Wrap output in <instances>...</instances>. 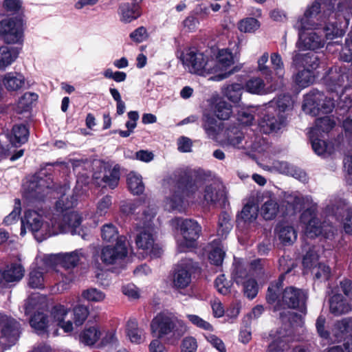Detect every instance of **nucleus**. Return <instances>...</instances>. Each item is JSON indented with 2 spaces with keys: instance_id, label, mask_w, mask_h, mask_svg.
<instances>
[{
  "instance_id": "e2e57ef3",
  "label": "nucleus",
  "mask_w": 352,
  "mask_h": 352,
  "mask_svg": "<svg viewBox=\"0 0 352 352\" xmlns=\"http://www.w3.org/2000/svg\"><path fill=\"white\" fill-rule=\"evenodd\" d=\"M270 144L267 140L260 135H256L253 142L248 146L252 152L258 153L268 152Z\"/></svg>"
},
{
  "instance_id": "4c0bfd02",
  "label": "nucleus",
  "mask_w": 352,
  "mask_h": 352,
  "mask_svg": "<svg viewBox=\"0 0 352 352\" xmlns=\"http://www.w3.org/2000/svg\"><path fill=\"white\" fill-rule=\"evenodd\" d=\"M287 331L282 329L272 333L270 335L272 338V342L269 345L270 352H285L287 341Z\"/></svg>"
},
{
  "instance_id": "864d4df0",
  "label": "nucleus",
  "mask_w": 352,
  "mask_h": 352,
  "mask_svg": "<svg viewBox=\"0 0 352 352\" xmlns=\"http://www.w3.org/2000/svg\"><path fill=\"white\" fill-rule=\"evenodd\" d=\"M38 100V95L33 92H26L20 98L17 104V111L19 113L28 111L33 103Z\"/></svg>"
},
{
  "instance_id": "69168bd1",
  "label": "nucleus",
  "mask_w": 352,
  "mask_h": 352,
  "mask_svg": "<svg viewBox=\"0 0 352 352\" xmlns=\"http://www.w3.org/2000/svg\"><path fill=\"white\" fill-rule=\"evenodd\" d=\"M349 320L346 318L336 322L333 329L335 341H340L344 337L349 328Z\"/></svg>"
},
{
  "instance_id": "8fccbe9b",
  "label": "nucleus",
  "mask_w": 352,
  "mask_h": 352,
  "mask_svg": "<svg viewBox=\"0 0 352 352\" xmlns=\"http://www.w3.org/2000/svg\"><path fill=\"white\" fill-rule=\"evenodd\" d=\"M243 85L239 83H233L223 87V95L232 102H238L241 100Z\"/></svg>"
},
{
  "instance_id": "4be33fe9",
  "label": "nucleus",
  "mask_w": 352,
  "mask_h": 352,
  "mask_svg": "<svg viewBox=\"0 0 352 352\" xmlns=\"http://www.w3.org/2000/svg\"><path fill=\"white\" fill-rule=\"evenodd\" d=\"M191 259L182 260L177 265L173 276L174 286L179 289L186 288L191 282V274L196 268Z\"/></svg>"
},
{
  "instance_id": "052dcab7",
  "label": "nucleus",
  "mask_w": 352,
  "mask_h": 352,
  "mask_svg": "<svg viewBox=\"0 0 352 352\" xmlns=\"http://www.w3.org/2000/svg\"><path fill=\"white\" fill-rule=\"evenodd\" d=\"M257 216L258 208L251 203L245 204L239 214L241 219H242L245 222L249 223L255 221Z\"/></svg>"
},
{
  "instance_id": "13d9d810",
  "label": "nucleus",
  "mask_w": 352,
  "mask_h": 352,
  "mask_svg": "<svg viewBox=\"0 0 352 352\" xmlns=\"http://www.w3.org/2000/svg\"><path fill=\"white\" fill-rule=\"evenodd\" d=\"M269 54L264 52L257 60V69L263 75L267 82L272 78V70L267 65Z\"/></svg>"
},
{
  "instance_id": "f3484780",
  "label": "nucleus",
  "mask_w": 352,
  "mask_h": 352,
  "mask_svg": "<svg viewBox=\"0 0 352 352\" xmlns=\"http://www.w3.org/2000/svg\"><path fill=\"white\" fill-rule=\"evenodd\" d=\"M135 243L139 249L143 250L151 257L157 258L162 254V250L155 243L154 228L148 225L147 227L140 226L135 237Z\"/></svg>"
},
{
  "instance_id": "ddd939ff",
  "label": "nucleus",
  "mask_w": 352,
  "mask_h": 352,
  "mask_svg": "<svg viewBox=\"0 0 352 352\" xmlns=\"http://www.w3.org/2000/svg\"><path fill=\"white\" fill-rule=\"evenodd\" d=\"M262 271V264L261 260H255L252 261L250 267V273L248 274L245 270L236 269L234 273V278L235 282L243 286L245 295L250 298H254L258 293V285L256 281L252 278L251 276H257Z\"/></svg>"
},
{
  "instance_id": "7ed1b4c3",
  "label": "nucleus",
  "mask_w": 352,
  "mask_h": 352,
  "mask_svg": "<svg viewBox=\"0 0 352 352\" xmlns=\"http://www.w3.org/2000/svg\"><path fill=\"white\" fill-rule=\"evenodd\" d=\"M317 3L308 5L303 13L299 16L294 28L298 31L296 47L300 50L316 52L323 48L326 42L322 32L318 29L319 23L316 21V16L319 12Z\"/></svg>"
},
{
  "instance_id": "a19ab883",
  "label": "nucleus",
  "mask_w": 352,
  "mask_h": 352,
  "mask_svg": "<svg viewBox=\"0 0 352 352\" xmlns=\"http://www.w3.org/2000/svg\"><path fill=\"white\" fill-rule=\"evenodd\" d=\"M337 8L335 9V4L331 11L337 14V17L342 18L345 22V26L349 24L350 17L352 16V0H336Z\"/></svg>"
},
{
  "instance_id": "2eb2a0df",
  "label": "nucleus",
  "mask_w": 352,
  "mask_h": 352,
  "mask_svg": "<svg viewBox=\"0 0 352 352\" xmlns=\"http://www.w3.org/2000/svg\"><path fill=\"white\" fill-rule=\"evenodd\" d=\"M24 21L21 16L5 19L0 21V35L11 44H21L23 41Z\"/></svg>"
},
{
  "instance_id": "f8f14e48",
  "label": "nucleus",
  "mask_w": 352,
  "mask_h": 352,
  "mask_svg": "<svg viewBox=\"0 0 352 352\" xmlns=\"http://www.w3.org/2000/svg\"><path fill=\"white\" fill-rule=\"evenodd\" d=\"M317 204L307 208L302 214L300 220L304 225L305 234L308 238H315L320 234L329 238L333 234L331 226L322 225L316 214Z\"/></svg>"
},
{
  "instance_id": "473e14b6",
  "label": "nucleus",
  "mask_w": 352,
  "mask_h": 352,
  "mask_svg": "<svg viewBox=\"0 0 352 352\" xmlns=\"http://www.w3.org/2000/svg\"><path fill=\"white\" fill-rule=\"evenodd\" d=\"M47 266L43 260V265L34 267L31 269L28 278V285L33 289H43L45 287L44 273L46 270L43 265Z\"/></svg>"
},
{
  "instance_id": "72a5a7b5",
  "label": "nucleus",
  "mask_w": 352,
  "mask_h": 352,
  "mask_svg": "<svg viewBox=\"0 0 352 352\" xmlns=\"http://www.w3.org/2000/svg\"><path fill=\"white\" fill-rule=\"evenodd\" d=\"M19 50L16 47L3 45L0 47V70H5L18 58Z\"/></svg>"
},
{
  "instance_id": "603ef678",
  "label": "nucleus",
  "mask_w": 352,
  "mask_h": 352,
  "mask_svg": "<svg viewBox=\"0 0 352 352\" xmlns=\"http://www.w3.org/2000/svg\"><path fill=\"white\" fill-rule=\"evenodd\" d=\"M47 307L46 298L39 294L30 297L25 303V313L30 314L34 309H43Z\"/></svg>"
},
{
  "instance_id": "b1692460",
  "label": "nucleus",
  "mask_w": 352,
  "mask_h": 352,
  "mask_svg": "<svg viewBox=\"0 0 352 352\" xmlns=\"http://www.w3.org/2000/svg\"><path fill=\"white\" fill-rule=\"evenodd\" d=\"M52 180L50 177L45 179L34 177L28 185V197L35 199H42L52 192Z\"/></svg>"
},
{
  "instance_id": "f704fd0d",
  "label": "nucleus",
  "mask_w": 352,
  "mask_h": 352,
  "mask_svg": "<svg viewBox=\"0 0 352 352\" xmlns=\"http://www.w3.org/2000/svg\"><path fill=\"white\" fill-rule=\"evenodd\" d=\"M274 171L292 175L302 182H307L308 179L307 174L303 170L290 165L286 162L276 160Z\"/></svg>"
},
{
  "instance_id": "680f3d73",
  "label": "nucleus",
  "mask_w": 352,
  "mask_h": 352,
  "mask_svg": "<svg viewBox=\"0 0 352 352\" xmlns=\"http://www.w3.org/2000/svg\"><path fill=\"white\" fill-rule=\"evenodd\" d=\"M260 28L259 21L252 17L246 18L241 20L238 24V28L243 32H254Z\"/></svg>"
},
{
  "instance_id": "dca6fc26",
  "label": "nucleus",
  "mask_w": 352,
  "mask_h": 352,
  "mask_svg": "<svg viewBox=\"0 0 352 352\" xmlns=\"http://www.w3.org/2000/svg\"><path fill=\"white\" fill-rule=\"evenodd\" d=\"M20 336V325L14 318L0 314V346L6 349L14 345Z\"/></svg>"
},
{
  "instance_id": "6ab92c4d",
  "label": "nucleus",
  "mask_w": 352,
  "mask_h": 352,
  "mask_svg": "<svg viewBox=\"0 0 352 352\" xmlns=\"http://www.w3.org/2000/svg\"><path fill=\"white\" fill-rule=\"evenodd\" d=\"M53 221L54 235L67 232H71L74 234L76 233V229L81 223L82 217L72 209L61 215L53 217Z\"/></svg>"
},
{
  "instance_id": "de8ad7c7",
  "label": "nucleus",
  "mask_w": 352,
  "mask_h": 352,
  "mask_svg": "<svg viewBox=\"0 0 352 352\" xmlns=\"http://www.w3.org/2000/svg\"><path fill=\"white\" fill-rule=\"evenodd\" d=\"M101 236L102 239L107 242L118 241L122 238L123 243H125V238L119 236L117 228L112 223H107L102 227Z\"/></svg>"
},
{
  "instance_id": "6e6d98bb",
  "label": "nucleus",
  "mask_w": 352,
  "mask_h": 352,
  "mask_svg": "<svg viewBox=\"0 0 352 352\" xmlns=\"http://www.w3.org/2000/svg\"><path fill=\"white\" fill-rule=\"evenodd\" d=\"M270 60L275 76L279 79H283L285 71L281 56L277 52L272 53L270 56Z\"/></svg>"
},
{
  "instance_id": "58836bf2",
  "label": "nucleus",
  "mask_w": 352,
  "mask_h": 352,
  "mask_svg": "<svg viewBox=\"0 0 352 352\" xmlns=\"http://www.w3.org/2000/svg\"><path fill=\"white\" fill-rule=\"evenodd\" d=\"M245 89L251 94L265 95L272 91L265 86L264 80L259 77H253L249 79L245 85Z\"/></svg>"
},
{
  "instance_id": "5fc2aeb1",
  "label": "nucleus",
  "mask_w": 352,
  "mask_h": 352,
  "mask_svg": "<svg viewBox=\"0 0 352 352\" xmlns=\"http://www.w3.org/2000/svg\"><path fill=\"white\" fill-rule=\"evenodd\" d=\"M252 159L263 169L273 172L276 160L274 155H252Z\"/></svg>"
},
{
  "instance_id": "a878e982",
  "label": "nucleus",
  "mask_w": 352,
  "mask_h": 352,
  "mask_svg": "<svg viewBox=\"0 0 352 352\" xmlns=\"http://www.w3.org/2000/svg\"><path fill=\"white\" fill-rule=\"evenodd\" d=\"M318 255L316 252L312 249L307 252L303 258L302 264L306 268H312V273H314L317 278H322L327 280L330 269L324 264L318 263Z\"/></svg>"
},
{
  "instance_id": "c756f323",
  "label": "nucleus",
  "mask_w": 352,
  "mask_h": 352,
  "mask_svg": "<svg viewBox=\"0 0 352 352\" xmlns=\"http://www.w3.org/2000/svg\"><path fill=\"white\" fill-rule=\"evenodd\" d=\"M283 201L287 203L294 210H300L303 208H309L316 204L310 196L302 197L298 192H285Z\"/></svg>"
},
{
  "instance_id": "e433bc0d",
  "label": "nucleus",
  "mask_w": 352,
  "mask_h": 352,
  "mask_svg": "<svg viewBox=\"0 0 352 352\" xmlns=\"http://www.w3.org/2000/svg\"><path fill=\"white\" fill-rule=\"evenodd\" d=\"M103 331L97 325L86 327L80 334V342L87 346L95 344L103 335Z\"/></svg>"
},
{
  "instance_id": "423d86ee",
  "label": "nucleus",
  "mask_w": 352,
  "mask_h": 352,
  "mask_svg": "<svg viewBox=\"0 0 352 352\" xmlns=\"http://www.w3.org/2000/svg\"><path fill=\"white\" fill-rule=\"evenodd\" d=\"M336 0H315L311 3L319 6V12L316 16V21L320 23L318 29L322 32L323 38L327 43L338 38H342L348 26H345L341 18L331 11Z\"/></svg>"
},
{
  "instance_id": "a18cd8bd",
  "label": "nucleus",
  "mask_w": 352,
  "mask_h": 352,
  "mask_svg": "<svg viewBox=\"0 0 352 352\" xmlns=\"http://www.w3.org/2000/svg\"><path fill=\"white\" fill-rule=\"evenodd\" d=\"M315 80V75L313 72L308 69L299 71L294 76V81L295 84L300 88H306L311 85Z\"/></svg>"
},
{
  "instance_id": "39448f33",
  "label": "nucleus",
  "mask_w": 352,
  "mask_h": 352,
  "mask_svg": "<svg viewBox=\"0 0 352 352\" xmlns=\"http://www.w3.org/2000/svg\"><path fill=\"white\" fill-rule=\"evenodd\" d=\"M294 100L289 94H280L261 107L263 117L258 122L261 132H276L287 124V116L294 107Z\"/></svg>"
},
{
  "instance_id": "412c9836",
  "label": "nucleus",
  "mask_w": 352,
  "mask_h": 352,
  "mask_svg": "<svg viewBox=\"0 0 352 352\" xmlns=\"http://www.w3.org/2000/svg\"><path fill=\"white\" fill-rule=\"evenodd\" d=\"M207 109H205L204 113V124H205V115H208L210 118L213 117L210 115V113L214 115L219 120H227L230 118L232 113L231 105L224 101L222 98L218 96H212L211 98L207 100ZM216 120V119L214 118Z\"/></svg>"
},
{
  "instance_id": "f257e3e1",
  "label": "nucleus",
  "mask_w": 352,
  "mask_h": 352,
  "mask_svg": "<svg viewBox=\"0 0 352 352\" xmlns=\"http://www.w3.org/2000/svg\"><path fill=\"white\" fill-rule=\"evenodd\" d=\"M201 182L197 173L192 170H181L166 179L164 185L170 187L173 193L166 197L165 208L168 210H181L184 202L181 194L206 204H215L223 197L224 186L220 179L207 182L201 193L198 191Z\"/></svg>"
},
{
  "instance_id": "a211bd4d",
  "label": "nucleus",
  "mask_w": 352,
  "mask_h": 352,
  "mask_svg": "<svg viewBox=\"0 0 352 352\" xmlns=\"http://www.w3.org/2000/svg\"><path fill=\"white\" fill-rule=\"evenodd\" d=\"M307 299V295L305 292L292 286L288 287L283 292L281 305H278L274 309L275 311H279L281 306L283 307V309L286 307L300 308L301 311L305 314Z\"/></svg>"
},
{
  "instance_id": "3c124183",
  "label": "nucleus",
  "mask_w": 352,
  "mask_h": 352,
  "mask_svg": "<svg viewBox=\"0 0 352 352\" xmlns=\"http://www.w3.org/2000/svg\"><path fill=\"white\" fill-rule=\"evenodd\" d=\"M336 123L329 116L316 119L315 126L311 129V133H320L321 132L327 133L331 130Z\"/></svg>"
},
{
  "instance_id": "6e6552de",
  "label": "nucleus",
  "mask_w": 352,
  "mask_h": 352,
  "mask_svg": "<svg viewBox=\"0 0 352 352\" xmlns=\"http://www.w3.org/2000/svg\"><path fill=\"white\" fill-rule=\"evenodd\" d=\"M172 223L179 232L176 239L178 252H186L194 248L201 232V227L197 222L191 219L176 218Z\"/></svg>"
},
{
  "instance_id": "f03ea898",
  "label": "nucleus",
  "mask_w": 352,
  "mask_h": 352,
  "mask_svg": "<svg viewBox=\"0 0 352 352\" xmlns=\"http://www.w3.org/2000/svg\"><path fill=\"white\" fill-rule=\"evenodd\" d=\"M348 78L344 71L338 67L331 68L324 77V82L328 93L331 97L325 96L318 90H311L304 96L302 111L313 116L320 113H331L335 107V102L341 109L349 110L352 105V98L349 97L351 90L346 85L344 86Z\"/></svg>"
},
{
  "instance_id": "4468645a",
  "label": "nucleus",
  "mask_w": 352,
  "mask_h": 352,
  "mask_svg": "<svg viewBox=\"0 0 352 352\" xmlns=\"http://www.w3.org/2000/svg\"><path fill=\"white\" fill-rule=\"evenodd\" d=\"M213 56L210 62L212 64L211 74H217L210 78V80L214 81H221L229 76L230 72L226 70L230 68L234 63V59L232 52L228 49H217L212 50Z\"/></svg>"
},
{
  "instance_id": "2f4dec72",
  "label": "nucleus",
  "mask_w": 352,
  "mask_h": 352,
  "mask_svg": "<svg viewBox=\"0 0 352 352\" xmlns=\"http://www.w3.org/2000/svg\"><path fill=\"white\" fill-rule=\"evenodd\" d=\"M100 168L104 170V176L101 178V182L104 183V186L110 188H115L120 180V166L115 165L112 168L110 165L105 163H100Z\"/></svg>"
},
{
  "instance_id": "338daca9",
  "label": "nucleus",
  "mask_w": 352,
  "mask_h": 352,
  "mask_svg": "<svg viewBox=\"0 0 352 352\" xmlns=\"http://www.w3.org/2000/svg\"><path fill=\"white\" fill-rule=\"evenodd\" d=\"M84 299L91 302H101L105 298V294L96 288H89L82 293Z\"/></svg>"
},
{
  "instance_id": "cd10ccee",
  "label": "nucleus",
  "mask_w": 352,
  "mask_h": 352,
  "mask_svg": "<svg viewBox=\"0 0 352 352\" xmlns=\"http://www.w3.org/2000/svg\"><path fill=\"white\" fill-rule=\"evenodd\" d=\"M338 289L332 290L333 294L329 298V311L334 316H338L346 314L352 310V306L347 299L340 294Z\"/></svg>"
},
{
  "instance_id": "774afa93",
  "label": "nucleus",
  "mask_w": 352,
  "mask_h": 352,
  "mask_svg": "<svg viewBox=\"0 0 352 352\" xmlns=\"http://www.w3.org/2000/svg\"><path fill=\"white\" fill-rule=\"evenodd\" d=\"M21 211V201L19 199H15L14 209L8 215L4 218L3 223L6 226H11L16 223L19 219Z\"/></svg>"
},
{
  "instance_id": "37998d69",
  "label": "nucleus",
  "mask_w": 352,
  "mask_h": 352,
  "mask_svg": "<svg viewBox=\"0 0 352 352\" xmlns=\"http://www.w3.org/2000/svg\"><path fill=\"white\" fill-rule=\"evenodd\" d=\"M31 327L38 334H43L48 331L51 326L47 316L42 312L35 314L30 321Z\"/></svg>"
},
{
  "instance_id": "bf43d9fd",
  "label": "nucleus",
  "mask_w": 352,
  "mask_h": 352,
  "mask_svg": "<svg viewBox=\"0 0 352 352\" xmlns=\"http://www.w3.org/2000/svg\"><path fill=\"white\" fill-rule=\"evenodd\" d=\"M12 270L16 271V274H11V270H6L3 272L0 270V284H2L3 282L12 283L19 281L23 278L21 267L15 266Z\"/></svg>"
},
{
  "instance_id": "4d7b16f0",
  "label": "nucleus",
  "mask_w": 352,
  "mask_h": 352,
  "mask_svg": "<svg viewBox=\"0 0 352 352\" xmlns=\"http://www.w3.org/2000/svg\"><path fill=\"white\" fill-rule=\"evenodd\" d=\"M3 8L6 12L10 14L21 16L24 11L22 0H4Z\"/></svg>"
},
{
  "instance_id": "0eeeda50",
  "label": "nucleus",
  "mask_w": 352,
  "mask_h": 352,
  "mask_svg": "<svg viewBox=\"0 0 352 352\" xmlns=\"http://www.w3.org/2000/svg\"><path fill=\"white\" fill-rule=\"evenodd\" d=\"M186 331L185 323L170 313H160L151 322V334L171 344H175Z\"/></svg>"
},
{
  "instance_id": "c85d7f7f",
  "label": "nucleus",
  "mask_w": 352,
  "mask_h": 352,
  "mask_svg": "<svg viewBox=\"0 0 352 352\" xmlns=\"http://www.w3.org/2000/svg\"><path fill=\"white\" fill-rule=\"evenodd\" d=\"M3 85L9 91H16L28 85L30 86L25 76L19 72H11L6 73L2 79Z\"/></svg>"
},
{
  "instance_id": "7c9ffc66",
  "label": "nucleus",
  "mask_w": 352,
  "mask_h": 352,
  "mask_svg": "<svg viewBox=\"0 0 352 352\" xmlns=\"http://www.w3.org/2000/svg\"><path fill=\"white\" fill-rule=\"evenodd\" d=\"M292 64L296 67H305L311 69H316L319 66V58L317 55L312 53H300L295 51L293 53Z\"/></svg>"
},
{
  "instance_id": "20e7f679",
  "label": "nucleus",
  "mask_w": 352,
  "mask_h": 352,
  "mask_svg": "<svg viewBox=\"0 0 352 352\" xmlns=\"http://www.w3.org/2000/svg\"><path fill=\"white\" fill-rule=\"evenodd\" d=\"M238 126H230L223 130V124L208 115H205L204 130L208 136L223 146L239 147L247 132V126L251 124L254 117L251 113L243 111L238 116Z\"/></svg>"
},
{
  "instance_id": "0e129e2a",
  "label": "nucleus",
  "mask_w": 352,
  "mask_h": 352,
  "mask_svg": "<svg viewBox=\"0 0 352 352\" xmlns=\"http://www.w3.org/2000/svg\"><path fill=\"white\" fill-rule=\"evenodd\" d=\"M230 216L226 212L222 213L219 219L217 234L223 237L227 235L231 229Z\"/></svg>"
},
{
  "instance_id": "49530a36",
  "label": "nucleus",
  "mask_w": 352,
  "mask_h": 352,
  "mask_svg": "<svg viewBox=\"0 0 352 352\" xmlns=\"http://www.w3.org/2000/svg\"><path fill=\"white\" fill-rule=\"evenodd\" d=\"M278 236L284 245H291L296 240L297 232L291 226L281 225L278 229Z\"/></svg>"
},
{
  "instance_id": "bb28decb",
  "label": "nucleus",
  "mask_w": 352,
  "mask_h": 352,
  "mask_svg": "<svg viewBox=\"0 0 352 352\" xmlns=\"http://www.w3.org/2000/svg\"><path fill=\"white\" fill-rule=\"evenodd\" d=\"M316 133L310 132L309 138L311 140V146L316 154H332L335 152H341L342 151L343 145L340 140H343L342 137H338L333 142L329 144L324 141L315 138Z\"/></svg>"
},
{
  "instance_id": "aec40b11",
  "label": "nucleus",
  "mask_w": 352,
  "mask_h": 352,
  "mask_svg": "<svg viewBox=\"0 0 352 352\" xmlns=\"http://www.w3.org/2000/svg\"><path fill=\"white\" fill-rule=\"evenodd\" d=\"M83 258H86L85 251L79 249L71 252L47 256L45 258V263L50 267L60 265L65 269H71L76 267Z\"/></svg>"
},
{
  "instance_id": "ea45409f",
  "label": "nucleus",
  "mask_w": 352,
  "mask_h": 352,
  "mask_svg": "<svg viewBox=\"0 0 352 352\" xmlns=\"http://www.w3.org/2000/svg\"><path fill=\"white\" fill-rule=\"evenodd\" d=\"M126 333L131 342L135 344H141L146 338L144 330L138 327V322L135 319H131L127 322Z\"/></svg>"
},
{
  "instance_id": "c03bdc74",
  "label": "nucleus",
  "mask_w": 352,
  "mask_h": 352,
  "mask_svg": "<svg viewBox=\"0 0 352 352\" xmlns=\"http://www.w3.org/2000/svg\"><path fill=\"white\" fill-rule=\"evenodd\" d=\"M77 199L74 196H67L65 195H62L55 204L56 212L53 214L52 217H57L58 214H63L67 211L72 210L74 206L76 205Z\"/></svg>"
},
{
  "instance_id": "5701e85b",
  "label": "nucleus",
  "mask_w": 352,
  "mask_h": 352,
  "mask_svg": "<svg viewBox=\"0 0 352 352\" xmlns=\"http://www.w3.org/2000/svg\"><path fill=\"white\" fill-rule=\"evenodd\" d=\"M259 199L261 202L259 208L261 216L266 221L274 219L280 212V205L277 198L270 191L263 192Z\"/></svg>"
},
{
  "instance_id": "1a4fd4ad",
  "label": "nucleus",
  "mask_w": 352,
  "mask_h": 352,
  "mask_svg": "<svg viewBox=\"0 0 352 352\" xmlns=\"http://www.w3.org/2000/svg\"><path fill=\"white\" fill-rule=\"evenodd\" d=\"M69 313V309L62 305H56L52 312L54 318L53 322H55L57 326L61 327L66 333L72 332L74 330V324L76 327L82 325L87 318L89 311L85 305H78L74 307V322L70 319H68Z\"/></svg>"
},
{
  "instance_id": "09e8293b",
  "label": "nucleus",
  "mask_w": 352,
  "mask_h": 352,
  "mask_svg": "<svg viewBox=\"0 0 352 352\" xmlns=\"http://www.w3.org/2000/svg\"><path fill=\"white\" fill-rule=\"evenodd\" d=\"M127 185L129 189L133 194H141L144 190L142 176L134 172L129 173L127 176Z\"/></svg>"
},
{
  "instance_id": "393cba45",
  "label": "nucleus",
  "mask_w": 352,
  "mask_h": 352,
  "mask_svg": "<svg viewBox=\"0 0 352 352\" xmlns=\"http://www.w3.org/2000/svg\"><path fill=\"white\" fill-rule=\"evenodd\" d=\"M127 255V249L122 239L117 241L115 247L106 246L102 249L101 260L106 265H111L120 262Z\"/></svg>"
},
{
  "instance_id": "c9c22d12",
  "label": "nucleus",
  "mask_w": 352,
  "mask_h": 352,
  "mask_svg": "<svg viewBox=\"0 0 352 352\" xmlns=\"http://www.w3.org/2000/svg\"><path fill=\"white\" fill-rule=\"evenodd\" d=\"M118 13L120 21L124 23H129L141 16L140 6L136 4L123 3L120 6Z\"/></svg>"
},
{
  "instance_id": "79ce46f5",
  "label": "nucleus",
  "mask_w": 352,
  "mask_h": 352,
  "mask_svg": "<svg viewBox=\"0 0 352 352\" xmlns=\"http://www.w3.org/2000/svg\"><path fill=\"white\" fill-rule=\"evenodd\" d=\"M29 131L23 124L14 125L10 136V142L14 146H19L28 141Z\"/></svg>"
},
{
  "instance_id": "9b49d317",
  "label": "nucleus",
  "mask_w": 352,
  "mask_h": 352,
  "mask_svg": "<svg viewBox=\"0 0 352 352\" xmlns=\"http://www.w3.org/2000/svg\"><path fill=\"white\" fill-rule=\"evenodd\" d=\"M181 60L186 69L190 73L200 76H206L211 74L212 69L208 56L195 47L185 50L182 55Z\"/></svg>"
},
{
  "instance_id": "9d476101",
  "label": "nucleus",
  "mask_w": 352,
  "mask_h": 352,
  "mask_svg": "<svg viewBox=\"0 0 352 352\" xmlns=\"http://www.w3.org/2000/svg\"><path fill=\"white\" fill-rule=\"evenodd\" d=\"M53 223V217L50 226L49 223H44L43 217L36 211L27 210L21 219V235L24 236L28 228L36 237H40L41 241L49 236L54 235Z\"/></svg>"
}]
</instances>
